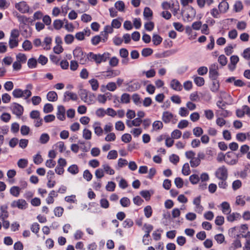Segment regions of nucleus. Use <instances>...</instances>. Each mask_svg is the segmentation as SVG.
I'll list each match as a JSON object with an SVG mask.
<instances>
[{
  "instance_id": "f257e3e1",
  "label": "nucleus",
  "mask_w": 250,
  "mask_h": 250,
  "mask_svg": "<svg viewBox=\"0 0 250 250\" xmlns=\"http://www.w3.org/2000/svg\"><path fill=\"white\" fill-rule=\"evenodd\" d=\"M26 89L23 90L20 88L15 89L12 92V95L16 98H22L24 99H28L32 95L31 90L33 88V85L28 83L26 85Z\"/></svg>"
},
{
  "instance_id": "f03ea898",
  "label": "nucleus",
  "mask_w": 250,
  "mask_h": 250,
  "mask_svg": "<svg viewBox=\"0 0 250 250\" xmlns=\"http://www.w3.org/2000/svg\"><path fill=\"white\" fill-rule=\"evenodd\" d=\"M73 54L74 57L79 61L80 64H84L88 62L87 54L84 53L81 47H76Z\"/></svg>"
},
{
  "instance_id": "7ed1b4c3",
  "label": "nucleus",
  "mask_w": 250,
  "mask_h": 250,
  "mask_svg": "<svg viewBox=\"0 0 250 250\" xmlns=\"http://www.w3.org/2000/svg\"><path fill=\"white\" fill-rule=\"evenodd\" d=\"M196 13L195 10L191 6L185 8L181 12L183 20L187 22L192 21L195 17Z\"/></svg>"
},
{
  "instance_id": "20e7f679",
  "label": "nucleus",
  "mask_w": 250,
  "mask_h": 250,
  "mask_svg": "<svg viewBox=\"0 0 250 250\" xmlns=\"http://www.w3.org/2000/svg\"><path fill=\"white\" fill-rule=\"evenodd\" d=\"M216 178L220 180H227L228 177V171L227 167L222 166L218 167L215 173Z\"/></svg>"
},
{
  "instance_id": "39448f33",
  "label": "nucleus",
  "mask_w": 250,
  "mask_h": 250,
  "mask_svg": "<svg viewBox=\"0 0 250 250\" xmlns=\"http://www.w3.org/2000/svg\"><path fill=\"white\" fill-rule=\"evenodd\" d=\"M11 207L12 208H18L21 210L25 209L28 207V204L26 201L22 199H19L13 201L11 203Z\"/></svg>"
},
{
  "instance_id": "423d86ee",
  "label": "nucleus",
  "mask_w": 250,
  "mask_h": 250,
  "mask_svg": "<svg viewBox=\"0 0 250 250\" xmlns=\"http://www.w3.org/2000/svg\"><path fill=\"white\" fill-rule=\"evenodd\" d=\"M15 7L22 14L29 13L30 7L26 2L24 1H20L16 3Z\"/></svg>"
},
{
  "instance_id": "0eeeda50",
  "label": "nucleus",
  "mask_w": 250,
  "mask_h": 250,
  "mask_svg": "<svg viewBox=\"0 0 250 250\" xmlns=\"http://www.w3.org/2000/svg\"><path fill=\"white\" fill-rule=\"evenodd\" d=\"M11 108L13 114H15L17 117H21L23 112V107L21 104L13 103L11 104Z\"/></svg>"
},
{
  "instance_id": "6e6552de",
  "label": "nucleus",
  "mask_w": 250,
  "mask_h": 250,
  "mask_svg": "<svg viewBox=\"0 0 250 250\" xmlns=\"http://www.w3.org/2000/svg\"><path fill=\"white\" fill-rule=\"evenodd\" d=\"M91 34V31L89 28H84L83 31L78 32L75 34L76 39L80 41L84 40L85 36H89Z\"/></svg>"
},
{
  "instance_id": "1a4fd4ad",
  "label": "nucleus",
  "mask_w": 250,
  "mask_h": 250,
  "mask_svg": "<svg viewBox=\"0 0 250 250\" xmlns=\"http://www.w3.org/2000/svg\"><path fill=\"white\" fill-rule=\"evenodd\" d=\"M218 66L217 63H213L209 67V76L211 79L215 80L217 79L218 75Z\"/></svg>"
},
{
  "instance_id": "9d476101",
  "label": "nucleus",
  "mask_w": 250,
  "mask_h": 250,
  "mask_svg": "<svg viewBox=\"0 0 250 250\" xmlns=\"http://www.w3.org/2000/svg\"><path fill=\"white\" fill-rule=\"evenodd\" d=\"M143 120L140 118H134L132 120H126V125L129 127L132 128L133 126L140 127V126L142 124Z\"/></svg>"
},
{
  "instance_id": "9b49d317",
  "label": "nucleus",
  "mask_w": 250,
  "mask_h": 250,
  "mask_svg": "<svg viewBox=\"0 0 250 250\" xmlns=\"http://www.w3.org/2000/svg\"><path fill=\"white\" fill-rule=\"evenodd\" d=\"M103 73V76L105 78L109 79L119 76L121 72L119 70H108Z\"/></svg>"
},
{
  "instance_id": "f8f14e48",
  "label": "nucleus",
  "mask_w": 250,
  "mask_h": 250,
  "mask_svg": "<svg viewBox=\"0 0 250 250\" xmlns=\"http://www.w3.org/2000/svg\"><path fill=\"white\" fill-rule=\"evenodd\" d=\"M193 204L195 206V211L198 213H201L203 207L201 205V196H199L193 199Z\"/></svg>"
},
{
  "instance_id": "ddd939ff",
  "label": "nucleus",
  "mask_w": 250,
  "mask_h": 250,
  "mask_svg": "<svg viewBox=\"0 0 250 250\" xmlns=\"http://www.w3.org/2000/svg\"><path fill=\"white\" fill-rule=\"evenodd\" d=\"M170 87L177 91H180L182 90L183 86L180 82L177 79H172L170 83Z\"/></svg>"
},
{
  "instance_id": "4468645a",
  "label": "nucleus",
  "mask_w": 250,
  "mask_h": 250,
  "mask_svg": "<svg viewBox=\"0 0 250 250\" xmlns=\"http://www.w3.org/2000/svg\"><path fill=\"white\" fill-rule=\"evenodd\" d=\"M173 114L169 111H165L163 113L162 119L165 124H168L173 121Z\"/></svg>"
},
{
  "instance_id": "2eb2a0df",
  "label": "nucleus",
  "mask_w": 250,
  "mask_h": 250,
  "mask_svg": "<svg viewBox=\"0 0 250 250\" xmlns=\"http://www.w3.org/2000/svg\"><path fill=\"white\" fill-rule=\"evenodd\" d=\"M92 127L94 129V133L98 136L103 135L104 130L101 126V123L99 122H96L93 123Z\"/></svg>"
},
{
  "instance_id": "dca6fc26",
  "label": "nucleus",
  "mask_w": 250,
  "mask_h": 250,
  "mask_svg": "<svg viewBox=\"0 0 250 250\" xmlns=\"http://www.w3.org/2000/svg\"><path fill=\"white\" fill-rule=\"evenodd\" d=\"M113 31V27L111 25H106L104 28V33L102 32L101 35L103 36V42H106L108 38V34L112 33Z\"/></svg>"
},
{
  "instance_id": "f3484780",
  "label": "nucleus",
  "mask_w": 250,
  "mask_h": 250,
  "mask_svg": "<svg viewBox=\"0 0 250 250\" xmlns=\"http://www.w3.org/2000/svg\"><path fill=\"white\" fill-rule=\"evenodd\" d=\"M78 99V96L76 93L66 91L64 93V102L69 101L71 100L73 101H76Z\"/></svg>"
},
{
  "instance_id": "a211bd4d",
  "label": "nucleus",
  "mask_w": 250,
  "mask_h": 250,
  "mask_svg": "<svg viewBox=\"0 0 250 250\" xmlns=\"http://www.w3.org/2000/svg\"><path fill=\"white\" fill-rule=\"evenodd\" d=\"M221 210L223 214H229L231 211V209L229 204L227 202H223L221 205Z\"/></svg>"
},
{
  "instance_id": "6ab92c4d",
  "label": "nucleus",
  "mask_w": 250,
  "mask_h": 250,
  "mask_svg": "<svg viewBox=\"0 0 250 250\" xmlns=\"http://www.w3.org/2000/svg\"><path fill=\"white\" fill-rule=\"evenodd\" d=\"M16 17L18 20L19 22L21 24L22 23L24 25H26L28 23L32 22V20L30 19V18H28L24 15H21L19 14H17Z\"/></svg>"
},
{
  "instance_id": "aec40b11",
  "label": "nucleus",
  "mask_w": 250,
  "mask_h": 250,
  "mask_svg": "<svg viewBox=\"0 0 250 250\" xmlns=\"http://www.w3.org/2000/svg\"><path fill=\"white\" fill-rule=\"evenodd\" d=\"M230 63L229 65V67L231 70H233L235 67L236 65L239 61V58L237 55H232L230 58Z\"/></svg>"
},
{
  "instance_id": "412c9836",
  "label": "nucleus",
  "mask_w": 250,
  "mask_h": 250,
  "mask_svg": "<svg viewBox=\"0 0 250 250\" xmlns=\"http://www.w3.org/2000/svg\"><path fill=\"white\" fill-rule=\"evenodd\" d=\"M65 110L64 107L62 105H59L58 107V111L57 113V118L63 121L65 119Z\"/></svg>"
},
{
  "instance_id": "4be33fe9",
  "label": "nucleus",
  "mask_w": 250,
  "mask_h": 250,
  "mask_svg": "<svg viewBox=\"0 0 250 250\" xmlns=\"http://www.w3.org/2000/svg\"><path fill=\"white\" fill-rule=\"evenodd\" d=\"M88 61H94L96 64H100V54H94L93 52H89L87 54Z\"/></svg>"
},
{
  "instance_id": "5701e85b",
  "label": "nucleus",
  "mask_w": 250,
  "mask_h": 250,
  "mask_svg": "<svg viewBox=\"0 0 250 250\" xmlns=\"http://www.w3.org/2000/svg\"><path fill=\"white\" fill-rule=\"evenodd\" d=\"M229 8V5L226 0H223L218 5V8L221 13H226Z\"/></svg>"
},
{
  "instance_id": "b1692460",
  "label": "nucleus",
  "mask_w": 250,
  "mask_h": 250,
  "mask_svg": "<svg viewBox=\"0 0 250 250\" xmlns=\"http://www.w3.org/2000/svg\"><path fill=\"white\" fill-rule=\"evenodd\" d=\"M52 41V38L49 37H46L44 38L42 43V46L44 50H48L51 49Z\"/></svg>"
},
{
  "instance_id": "393cba45",
  "label": "nucleus",
  "mask_w": 250,
  "mask_h": 250,
  "mask_svg": "<svg viewBox=\"0 0 250 250\" xmlns=\"http://www.w3.org/2000/svg\"><path fill=\"white\" fill-rule=\"evenodd\" d=\"M0 219L1 221L5 220L9 215L7 211V207L6 206H2L0 207Z\"/></svg>"
},
{
  "instance_id": "a878e982",
  "label": "nucleus",
  "mask_w": 250,
  "mask_h": 250,
  "mask_svg": "<svg viewBox=\"0 0 250 250\" xmlns=\"http://www.w3.org/2000/svg\"><path fill=\"white\" fill-rule=\"evenodd\" d=\"M95 101V96L94 94L89 92L86 97L84 99L83 101L88 104H91L94 103Z\"/></svg>"
},
{
  "instance_id": "bb28decb",
  "label": "nucleus",
  "mask_w": 250,
  "mask_h": 250,
  "mask_svg": "<svg viewBox=\"0 0 250 250\" xmlns=\"http://www.w3.org/2000/svg\"><path fill=\"white\" fill-rule=\"evenodd\" d=\"M46 98L48 101L52 102H55L58 99V95L57 93L54 91H51L47 93Z\"/></svg>"
},
{
  "instance_id": "cd10ccee",
  "label": "nucleus",
  "mask_w": 250,
  "mask_h": 250,
  "mask_svg": "<svg viewBox=\"0 0 250 250\" xmlns=\"http://www.w3.org/2000/svg\"><path fill=\"white\" fill-rule=\"evenodd\" d=\"M228 216L227 217V219L229 222H232L235 220H237L240 218V214L237 212H233L232 213H229L227 214Z\"/></svg>"
},
{
  "instance_id": "c85d7f7f",
  "label": "nucleus",
  "mask_w": 250,
  "mask_h": 250,
  "mask_svg": "<svg viewBox=\"0 0 250 250\" xmlns=\"http://www.w3.org/2000/svg\"><path fill=\"white\" fill-rule=\"evenodd\" d=\"M21 188L18 186H13L11 188L10 193L13 196L18 197L20 195Z\"/></svg>"
},
{
  "instance_id": "c756f323",
  "label": "nucleus",
  "mask_w": 250,
  "mask_h": 250,
  "mask_svg": "<svg viewBox=\"0 0 250 250\" xmlns=\"http://www.w3.org/2000/svg\"><path fill=\"white\" fill-rule=\"evenodd\" d=\"M153 193V190H142L140 193V195L146 201H148L150 199L151 195Z\"/></svg>"
},
{
  "instance_id": "7c9ffc66",
  "label": "nucleus",
  "mask_w": 250,
  "mask_h": 250,
  "mask_svg": "<svg viewBox=\"0 0 250 250\" xmlns=\"http://www.w3.org/2000/svg\"><path fill=\"white\" fill-rule=\"evenodd\" d=\"M241 247L242 244L240 240L239 239H236L233 241L231 246L229 247V250H235L241 248Z\"/></svg>"
},
{
  "instance_id": "2f4dec72",
  "label": "nucleus",
  "mask_w": 250,
  "mask_h": 250,
  "mask_svg": "<svg viewBox=\"0 0 250 250\" xmlns=\"http://www.w3.org/2000/svg\"><path fill=\"white\" fill-rule=\"evenodd\" d=\"M245 196L238 195L236 197L235 204L238 206H244L246 202L245 200Z\"/></svg>"
},
{
  "instance_id": "473e14b6",
  "label": "nucleus",
  "mask_w": 250,
  "mask_h": 250,
  "mask_svg": "<svg viewBox=\"0 0 250 250\" xmlns=\"http://www.w3.org/2000/svg\"><path fill=\"white\" fill-rule=\"evenodd\" d=\"M153 12L149 7H145L143 12V15L145 19L150 20L152 18Z\"/></svg>"
},
{
  "instance_id": "72a5a7b5",
  "label": "nucleus",
  "mask_w": 250,
  "mask_h": 250,
  "mask_svg": "<svg viewBox=\"0 0 250 250\" xmlns=\"http://www.w3.org/2000/svg\"><path fill=\"white\" fill-rule=\"evenodd\" d=\"M63 25V21L62 20L60 19H56L54 21L53 25L54 28L57 30L61 29Z\"/></svg>"
},
{
  "instance_id": "f704fd0d",
  "label": "nucleus",
  "mask_w": 250,
  "mask_h": 250,
  "mask_svg": "<svg viewBox=\"0 0 250 250\" xmlns=\"http://www.w3.org/2000/svg\"><path fill=\"white\" fill-rule=\"evenodd\" d=\"M103 169L106 174L109 175H113L115 173V171L112 169L109 165L104 164L102 165Z\"/></svg>"
},
{
  "instance_id": "c9c22d12",
  "label": "nucleus",
  "mask_w": 250,
  "mask_h": 250,
  "mask_svg": "<svg viewBox=\"0 0 250 250\" xmlns=\"http://www.w3.org/2000/svg\"><path fill=\"white\" fill-rule=\"evenodd\" d=\"M171 7L170 8L171 11L172 12L174 15H176L178 13V11L179 10V4L178 1H175L172 2L171 4Z\"/></svg>"
},
{
  "instance_id": "e433bc0d",
  "label": "nucleus",
  "mask_w": 250,
  "mask_h": 250,
  "mask_svg": "<svg viewBox=\"0 0 250 250\" xmlns=\"http://www.w3.org/2000/svg\"><path fill=\"white\" fill-rule=\"evenodd\" d=\"M108 95H110L109 93H107L104 94H99L97 97L98 101L101 104H104L107 101L108 97Z\"/></svg>"
},
{
  "instance_id": "4c0bfd02",
  "label": "nucleus",
  "mask_w": 250,
  "mask_h": 250,
  "mask_svg": "<svg viewBox=\"0 0 250 250\" xmlns=\"http://www.w3.org/2000/svg\"><path fill=\"white\" fill-rule=\"evenodd\" d=\"M143 129L141 127H135L133 128L131 131L130 133H131L133 137L135 138L138 137L142 133Z\"/></svg>"
},
{
  "instance_id": "58836bf2",
  "label": "nucleus",
  "mask_w": 250,
  "mask_h": 250,
  "mask_svg": "<svg viewBox=\"0 0 250 250\" xmlns=\"http://www.w3.org/2000/svg\"><path fill=\"white\" fill-rule=\"evenodd\" d=\"M163 127V123L160 121H155L152 124V128L154 130L157 131Z\"/></svg>"
},
{
  "instance_id": "ea45409f",
  "label": "nucleus",
  "mask_w": 250,
  "mask_h": 250,
  "mask_svg": "<svg viewBox=\"0 0 250 250\" xmlns=\"http://www.w3.org/2000/svg\"><path fill=\"white\" fill-rule=\"evenodd\" d=\"M83 137L86 140H90L92 137V132L88 129L84 128L83 131Z\"/></svg>"
},
{
  "instance_id": "a19ab883",
  "label": "nucleus",
  "mask_w": 250,
  "mask_h": 250,
  "mask_svg": "<svg viewBox=\"0 0 250 250\" xmlns=\"http://www.w3.org/2000/svg\"><path fill=\"white\" fill-rule=\"evenodd\" d=\"M194 82L199 86L203 85L205 83L204 79L201 77L194 76L193 77Z\"/></svg>"
},
{
  "instance_id": "79ce46f5",
  "label": "nucleus",
  "mask_w": 250,
  "mask_h": 250,
  "mask_svg": "<svg viewBox=\"0 0 250 250\" xmlns=\"http://www.w3.org/2000/svg\"><path fill=\"white\" fill-rule=\"evenodd\" d=\"M115 8L120 12H123L125 10V3L123 1L119 0L115 3Z\"/></svg>"
},
{
  "instance_id": "37998d69",
  "label": "nucleus",
  "mask_w": 250,
  "mask_h": 250,
  "mask_svg": "<svg viewBox=\"0 0 250 250\" xmlns=\"http://www.w3.org/2000/svg\"><path fill=\"white\" fill-rule=\"evenodd\" d=\"M22 47L25 51H29L32 48V44L30 41L25 40L22 43Z\"/></svg>"
},
{
  "instance_id": "c03bdc74",
  "label": "nucleus",
  "mask_w": 250,
  "mask_h": 250,
  "mask_svg": "<svg viewBox=\"0 0 250 250\" xmlns=\"http://www.w3.org/2000/svg\"><path fill=\"white\" fill-rule=\"evenodd\" d=\"M144 211L145 215L146 218H149L151 216L152 214V209L150 206L148 205L146 206L144 208Z\"/></svg>"
},
{
  "instance_id": "a18cd8bd",
  "label": "nucleus",
  "mask_w": 250,
  "mask_h": 250,
  "mask_svg": "<svg viewBox=\"0 0 250 250\" xmlns=\"http://www.w3.org/2000/svg\"><path fill=\"white\" fill-rule=\"evenodd\" d=\"M89 83L91 85L92 89L93 91H96L99 88V83L96 79H92L89 81Z\"/></svg>"
},
{
  "instance_id": "49530a36",
  "label": "nucleus",
  "mask_w": 250,
  "mask_h": 250,
  "mask_svg": "<svg viewBox=\"0 0 250 250\" xmlns=\"http://www.w3.org/2000/svg\"><path fill=\"white\" fill-rule=\"evenodd\" d=\"M110 54L107 52H104L103 54H100V64L102 62H105L109 58Z\"/></svg>"
},
{
  "instance_id": "de8ad7c7",
  "label": "nucleus",
  "mask_w": 250,
  "mask_h": 250,
  "mask_svg": "<svg viewBox=\"0 0 250 250\" xmlns=\"http://www.w3.org/2000/svg\"><path fill=\"white\" fill-rule=\"evenodd\" d=\"M162 38L157 34H154L152 36V42L155 45L160 44L162 42Z\"/></svg>"
},
{
  "instance_id": "09e8293b",
  "label": "nucleus",
  "mask_w": 250,
  "mask_h": 250,
  "mask_svg": "<svg viewBox=\"0 0 250 250\" xmlns=\"http://www.w3.org/2000/svg\"><path fill=\"white\" fill-rule=\"evenodd\" d=\"M242 186V182L240 180H236L232 183V188L235 191L241 188Z\"/></svg>"
},
{
  "instance_id": "8fccbe9b",
  "label": "nucleus",
  "mask_w": 250,
  "mask_h": 250,
  "mask_svg": "<svg viewBox=\"0 0 250 250\" xmlns=\"http://www.w3.org/2000/svg\"><path fill=\"white\" fill-rule=\"evenodd\" d=\"M49 139L50 137L48 134L43 133L40 136V142L42 144H45L49 141Z\"/></svg>"
},
{
  "instance_id": "3c124183",
  "label": "nucleus",
  "mask_w": 250,
  "mask_h": 250,
  "mask_svg": "<svg viewBox=\"0 0 250 250\" xmlns=\"http://www.w3.org/2000/svg\"><path fill=\"white\" fill-rule=\"evenodd\" d=\"M146 234L144 235L145 237H148L149 233L153 229V226L149 224H145L144 226Z\"/></svg>"
},
{
  "instance_id": "603ef678",
  "label": "nucleus",
  "mask_w": 250,
  "mask_h": 250,
  "mask_svg": "<svg viewBox=\"0 0 250 250\" xmlns=\"http://www.w3.org/2000/svg\"><path fill=\"white\" fill-rule=\"evenodd\" d=\"M28 160L26 159H20L17 162L18 166L21 168H24L27 166Z\"/></svg>"
},
{
  "instance_id": "864d4df0",
  "label": "nucleus",
  "mask_w": 250,
  "mask_h": 250,
  "mask_svg": "<svg viewBox=\"0 0 250 250\" xmlns=\"http://www.w3.org/2000/svg\"><path fill=\"white\" fill-rule=\"evenodd\" d=\"M69 172L72 174L75 175L79 172V168L76 165H72L70 166L67 169Z\"/></svg>"
},
{
  "instance_id": "5fc2aeb1",
  "label": "nucleus",
  "mask_w": 250,
  "mask_h": 250,
  "mask_svg": "<svg viewBox=\"0 0 250 250\" xmlns=\"http://www.w3.org/2000/svg\"><path fill=\"white\" fill-rule=\"evenodd\" d=\"M91 43L94 45H98L101 42H103V38L99 35H96L91 39Z\"/></svg>"
},
{
  "instance_id": "6e6d98bb",
  "label": "nucleus",
  "mask_w": 250,
  "mask_h": 250,
  "mask_svg": "<svg viewBox=\"0 0 250 250\" xmlns=\"http://www.w3.org/2000/svg\"><path fill=\"white\" fill-rule=\"evenodd\" d=\"M133 221L131 219H126L122 224L123 227L124 228H130L133 225Z\"/></svg>"
},
{
  "instance_id": "4d7b16f0",
  "label": "nucleus",
  "mask_w": 250,
  "mask_h": 250,
  "mask_svg": "<svg viewBox=\"0 0 250 250\" xmlns=\"http://www.w3.org/2000/svg\"><path fill=\"white\" fill-rule=\"evenodd\" d=\"M115 127L118 131H124L125 129V125L122 121H118L115 123Z\"/></svg>"
},
{
  "instance_id": "13d9d810",
  "label": "nucleus",
  "mask_w": 250,
  "mask_h": 250,
  "mask_svg": "<svg viewBox=\"0 0 250 250\" xmlns=\"http://www.w3.org/2000/svg\"><path fill=\"white\" fill-rule=\"evenodd\" d=\"M116 135L113 132L107 133V135L104 138V140L106 142H113L116 140Z\"/></svg>"
},
{
  "instance_id": "bf43d9fd",
  "label": "nucleus",
  "mask_w": 250,
  "mask_h": 250,
  "mask_svg": "<svg viewBox=\"0 0 250 250\" xmlns=\"http://www.w3.org/2000/svg\"><path fill=\"white\" fill-rule=\"evenodd\" d=\"M182 172L184 175H188L190 173V167L189 164L187 163H185L182 167Z\"/></svg>"
},
{
  "instance_id": "052dcab7",
  "label": "nucleus",
  "mask_w": 250,
  "mask_h": 250,
  "mask_svg": "<svg viewBox=\"0 0 250 250\" xmlns=\"http://www.w3.org/2000/svg\"><path fill=\"white\" fill-rule=\"evenodd\" d=\"M201 161L197 157H194L190 161V165L192 167H196L200 164Z\"/></svg>"
},
{
  "instance_id": "680f3d73",
  "label": "nucleus",
  "mask_w": 250,
  "mask_h": 250,
  "mask_svg": "<svg viewBox=\"0 0 250 250\" xmlns=\"http://www.w3.org/2000/svg\"><path fill=\"white\" fill-rule=\"evenodd\" d=\"M189 181L193 185L196 184L200 180V178L197 174H192L189 177Z\"/></svg>"
},
{
  "instance_id": "e2e57ef3",
  "label": "nucleus",
  "mask_w": 250,
  "mask_h": 250,
  "mask_svg": "<svg viewBox=\"0 0 250 250\" xmlns=\"http://www.w3.org/2000/svg\"><path fill=\"white\" fill-rule=\"evenodd\" d=\"M19 41L18 39L9 38V45L10 48L12 49L18 46Z\"/></svg>"
},
{
  "instance_id": "0e129e2a",
  "label": "nucleus",
  "mask_w": 250,
  "mask_h": 250,
  "mask_svg": "<svg viewBox=\"0 0 250 250\" xmlns=\"http://www.w3.org/2000/svg\"><path fill=\"white\" fill-rule=\"evenodd\" d=\"M64 209L63 208L61 207H57L54 209V214L57 217H61L62 216Z\"/></svg>"
},
{
  "instance_id": "69168bd1",
  "label": "nucleus",
  "mask_w": 250,
  "mask_h": 250,
  "mask_svg": "<svg viewBox=\"0 0 250 250\" xmlns=\"http://www.w3.org/2000/svg\"><path fill=\"white\" fill-rule=\"evenodd\" d=\"M16 59L17 61L21 63H25L27 60L25 55L22 53H19L16 56Z\"/></svg>"
},
{
  "instance_id": "338daca9",
  "label": "nucleus",
  "mask_w": 250,
  "mask_h": 250,
  "mask_svg": "<svg viewBox=\"0 0 250 250\" xmlns=\"http://www.w3.org/2000/svg\"><path fill=\"white\" fill-rule=\"evenodd\" d=\"M243 8L242 3L241 1H237L234 5V10L236 12L241 11Z\"/></svg>"
},
{
  "instance_id": "774afa93",
  "label": "nucleus",
  "mask_w": 250,
  "mask_h": 250,
  "mask_svg": "<svg viewBox=\"0 0 250 250\" xmlns=\"http://www.w3.org/2000/svg\"><path fill=\"white\" fill-rule=\"evenodd\" d=\"M193 135L196 137H200L203 133V130L200 127H196L193 129Z\"/></svg>"
}]
</instances>
